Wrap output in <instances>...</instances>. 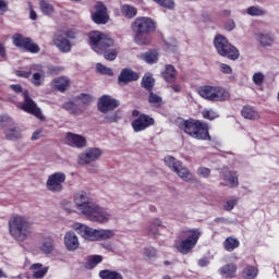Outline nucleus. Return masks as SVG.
Listing matches in <instances>:
<instances>
[{"instance_id":"3c124183","label":"nucleus","mask_w":279,"mask_h":279,"mask_svg":"<svg viewBox=\"0 0 279 279\" xmlns=\"http://www.w3.org/2000/svg\"><path fill=\"white\" fill-rule=\"evenodd\" d=\"M14 125V120L9 116H0V128H12Z\"/></svg>"},{"instance_id":"ea45409f","label":"nucleus","mask_w":279,"mask_h":279,"mask_svg":"<svg viewBox=\"0 0 279 279\" xmlns=\"http://www.w3.org/2000/svg\"><path fill=\"white\" fill-rule=\"evenodd\" d=\"M121 12L123 14V16H125L126 19H134V16H136V8L132 7V5H128L124 4L121 8Z\"/></svg>"},{"instance_id":"a878e982","label":"nucleus","mask_w":279,"mask_h":279,"mask_svg":"<svg viewBox=\"0 0 279 279\" xmlns=\"http://www.w3.org/2000/svg\"><path fill=\"white\" fill-rule=\"evenodd\" d=\"M39 10L44 16H53L56 14V8L49 0H39Z\"/></svg>"},{"instance_id":"e433bc0d","label":"nucleus","mask_w":279,"mask_h":279,"mask_svg":"<svg viewBox=\"0 0 279 279\" xmlns=\"http://www.w3.org/2000/svg\"><path fill=\"white\" fill-rule=\"evenodd\" d=\"M123 119V113H121V110L108 113L104 117V123H117Z\"/></svg>"},{"instance_id":"69168bd1","label":"nucleus","mask_w":279,"mask_h":279,"mask_svg":"<svg viewBox=\"0 0 279 279\" xmlns=\"http://www.w3.org/2000/svg\"><path fill=\"white\" fill-rule=\"evenodd\" d=\"M8 4L9 2L7 0H0V12H8Z\"/></svg>"},{"instance_id":"4468645a","label":"nucleus","mask_w":279,"mask_h":279,"mask_svg":"<svg viewBox=\"0 0 279 279\" xmlns=\"http://www.w3.org/2000/svg\"><path fill=\"white\" fill-rule=\"evenodd\" d=\"M12 43L15 47H19L20 49H25L31 53H38V51H40L38 45L33 43L31 38L25 37L21 34L13 35Z\"/></svg>"},{"instance_id":"6e6552de","label":"nucleus","mask_w":279,"mask_h":279,"mask_svg":"<svg viewBox=\"0 0 279 279\" xmlns=\"http://www.w3.org/2000/svg\"><path fill=\"white\" fill-rule=\"evenodd\" d=\"M214 46L219 56L229 60H239V49L232 46L223 35H216Z\"/></svg>"},{"instance_id":"8fccbe9b","label":"nucleus","mask_w":279,"mask_h":279,"mask_svg":"<svg viewBox=\"0 0 279 279\" xmlns=\"http://www.w3.org/2000/svg\"><path fill=\"white\" fill-rule=\"evenodd\" d=\"M154 1L161 8H167V10H173V8H175V2L173 0H154Z\"/></svg>"},{"instance_id":"dca6fc26","label":"nucleus","mask_w":279,"mask_h":279,"mask_svg":"<svg viewBox=\"0 0 279 279\" xmlns=\"http://www.w3.org/2000/svg\"><path fill=\"white\" fill-rule=\"evenodd\" d=\"M92 21L96 23V25H106L108 21H110V15H108V8L104 2H97L95 4V12L92 13Z\"/></svg>"},{"instance_id":"f257e3e1","label":"nucleus","mask_w":279,"mask_h":279,"mask_svg":"<svg viewBox=\"0 0 279 279\" xmlns=\"http://www.w3.org/2000/svg\"><path fill=\"white\" fill-rule=\"evenodd\" d=\"M131 29L135 45L147 47L151 45V33L156 32V22L151 17L141 16L131 23Z\"/></svg>"},{"instance_id":"c03bdc74","label":"nucleus","mask_w":279,"mask_h":279,"mask_svg":"<svg viewBox=\"0 0 279 279\" xmlns=\"http://www.w3.org/2000/svg\"><path fill=\"white\" fill-rule=\"evenodd\" d=\"M142 86L143 88L151 93V88H154V77L148 74L144 75V77L142 78Z\"/></svg>"},{"instance_id":"473e14b6","label":"nucleus","mask_w":279,"mask_h":279,"mask_svg":"<svg viewBox=\"0 0 279 279\" xmlns=\"http://www.w3.org/2000/svg\"><path fill=\"white\" fill-rule=\"evenodd\" d=\"M101 279H123V275L117 270L105 269L99 271Z\"/></svg>"},{"instance_id":"7ed1b4c3","label":"nucleus","mask_w":279,"mask_h":279,"mask_svg":"<svg viewBox=\"0 0 279 279\" xmlns=\"http://www.w3.org/2000/svg\"><path fill=\"white\" fill-rule=\"evenodd\" d=\"M9 234L14 241L23 243L32 234V225L23 216H13L9 219Z\"/></svg>"},{"instance_id":"f704fd0d","label":"nucleus","mask_w":279,"mask_h":279,"mask_svg":"<svg viewBox=\"0 0 279 279\" xmlns=\"http://www.w3.org/2000/svg\"><path fill=\"white\" fill-rule=\"evenodd\" d=\"M158 58L159 54L156 50H149L142 54V60H144V62H146L147 64H156V62H158Z\"/></svg>"},{"instance_id":"39448f33","label":"nucleus","mask_w":279,"mask_h":279,"mask_svg":"<svg viewBox=\"0 0 279 279\" xmlns=\"http://www.w3.org/2000/svg\"><path fill=\"white\" fill-rule=\"evenodd\" d=\"M72 229L87 241H107L114 236V231L110 229H94L81 222H74Z\"/></svg>"},{"instance_id":"58836bf2","label":"nucleus","mask_w":279,"mask_h":279,"mask_svg":"<svg viewBox=\"0 0 279 279\" xmlns=\"http://www.w3.org/2000/svg\"><path fill=\"white\" fill-rule=\"evenodd\" d=\"M40 250L41 252H44V254H51V252H53V239L51 238L44 239L40 245Z\"/></svg>"},{"instance_id":"9d476101","label":"nucleus","mask_w":279,"mask_h":279,"mask_svg":"<svg viewBox=\"0 0 279 279\" xmlns=\"http://www.w3.org/2000/svg\"><path fill=\"white\" fill-rule=\"evenodd\" d=\"M73 203L76 207V210L80 211L81 215H84V217L95 204V202H93V198H90V194L84 190H80L74 193Z\"/></svg>"},{"instance_id":"9b49d317","label":"nucleus","mask_w":279,"mask_h":279,"mask_svg":"<svg viewBox=\"0 0 279 279\" xmlns=\"http://www.w3.org/2000/svg\"><path fill=\"white\" fill-rule=\"evenodd\" d=\"M85 217L96 223H108L112 219V213L94 203Z\"/></svg>"},{"instance_id":"20e7f679","label":"nucleus","mask_w":279,"mask_h":279,"mask_svg":"<svg viewBox=\"0 0 279 279\" xmlns=\"http://www.w3.org/2000/svg\"><path fill=\"white\" fill-rule=\"evenodd\" d=\"M178 128L183 130L185 134L196 138L197 141H210V134H208V126L202 123L199 120H183L179 119L177 121Z\"/></svg>"},{"instance_id":"864d4df0","label":"nucleus","mask_w":279,"mask_h":279,"mask_svg":"<svg viewBox=\"0 0 279 279\" xmlns=\"http://www.w3.org/2000/svg\"><path fill=\"white\" fill-rule=\"evenodd\" d=\"M236 204H239V199L236 198H230L227 199L226 203L223 204V208L228 211L233 210L234 206H236Z\"/></svg>"},{"instance_id":"7c9ffc66","label":"nucleus","mask_w":279,"mask_h":279,"mask_svg":"<svg viewBox=\"0 0 279 279\" xmlns=\"http://www.w3.org/2000/svg\"><path fill=\"white\" fill-rule=\"evenodd\" d=\"M248 16H267V10L263 9L260 5H252L245 10Z\"/></svg>"},{"instance_id":"e2e57ef3","label":"nucleus","mask_w":279,"mask_h":279,"mask_svg":"<svg viewBox=\"0 0 279 279\" xmlns=\"http://www.w3.org/2000/svg\"><path fill=\"white\" fill-rule=\"evenodd\" d=\"M0 58L5 60L8 58V51L5 50V45L0 43Z\"/></svg>"},{"instance_id":"a211bd4d","label":"nucleus","mask_w":279,"mask_h":279,"mask_svg":"<svg viewBox=\"0 0 279 279\" xmlns=\"http://www.w3.org/2000/svg\"><path fill=\"white\" fill-rule=\"evenodd\" d=\"M114 108H119V100L112 98L111 96L104 95L98 100V110L102 112V114H107Z\"/></svg>"},{"instance_id":"aec40b11","label":"nucleus","mask_w":279,"mask_h":279,"mask_svg":"<svg viewBox=\"0 0 279 279\" xmlns=\"http://www.w3.org/2000/svg\"><path fill=\"white\" fill-rule=\"evenodd\" d=\"M53 45L54 47H57V49H59L61 53H71V49L73 47V45H71V41L60 33L54 36Z\"/></svg>"},{"instance_id":"72a5a7b5","label":"nucleus","mask_w":279,"mask_h":279,"mask_svg":"<svg viewBox=\"0 0 279 279\" xmlns=\"http://www.w3.org/2000/svg\"><path fill=\"white\" fill-rule=\"evenodd\" d=\"M8 141H19L21 138V129L19 126H11L4 131Z\"/></svg>"},{"instance_id":"cd10ccee","label":"nucleus","mask_w":279,"mask_h":279,"mask_svg":"<svg viewBox=\"0 0 279 279\" xmlns=\"http://www.w3.org/2000/svg\"><path fill=\"white\" fill-rule=\"evenodd\" d=\"M257 40L262 47H271L276 43V38L271 33H259L257 35Z\"/></svg>"},{"instance_id":"393cba45","label":"nucleus","mask_w":279,"mask_h":279,"mask_svg":"<svg viewBox=\"0 0 279 279\" xmlns=\"http://www.w3.org/2000/svg\"><path fill=\"white\" fill-rule=\"evenodd\" d=\"M52 86L54 90H59V93H64L69 86H71V80L66 76L57 77L52 81Z\"/></svg>"},{"instance_id":"13d9d810","label":"nucleus","mask_w":279,"mask_h":279,"mask_svg":"<svg viewBox=\"0 0 279 279\" xmlns=\"http://www.w3.org/2000/svg\"><path fill=\"white\" fill-rule=\"evenodd\" d=\"M220 71L225 75H232V68L226 63L220 64Z\"/></svg>"},{"instance_id":"2f4dec72","label":"nucleus","mask_w":279,"mask_h":279,"mask_svg":"<svg viewBox=\"0 0 279 279\" xmlns=\"http://www.w3.org/2000/svg\"><path fill=\"white\" fill-rule=\"evenodd\" d=\"M220 274L225 278H234L236 276V265L234 264H227L220 268Z\"/></svg>"},{"instance_id":"4be33fe9","label":"nucleus","mask_w":279,"mask_h":279,"mask_svg":"<svg viewBox=\"0 0 279 279\" xmlns=\"http://www.w3.org/2000/svg\"><path fill=\"white\" fill-rule=\"evenodd\" d=\"M141 77L138 73L133 72L132 69H123L118 77L119 84L125 86L130 82H136Z\"/></svg>"},{"instance_id":"423d86ee","label":"nucleus","mask_w":279,"mask_h":279,"mask_svg":"<svg viewBox=\"0 0 279 279\" xmlns=\"http://www.w3.org/2000/svg\"><path fill=\"white\" fill-rule=\"evenodd\" d=\"M199 236H202V231H199V229H189L182 231L180 235L181 241L175 240L174 247L178 252H180V254H189L197 245Z\"/></svg>"},{"instance_id":"5701e85b","label":"nucleus","mask_w":279,"mask_h":279,"mask_svg":"<svg viewBox=\"0 0 279 279\" xmlns=\"http://www.w3.org/2000/svg\"><path fill=\"white\" fill-rule=\"evenodd\" d=\"M31 73H33L32 83L34 86H43V81L45 80V70L43 65H32Z\"/></svg>"},{"instance_id":"603ef678","label":"nucleus","mask_w":279,"mask_h":279,"mask_svg":"<svg viewBox=\"0 0 279 279\" xmlns=\"http://www.w3.org/2000/svg\"><path fill=\"white\" fill-rule=\"evenodd\" d=\"M59 34L68 40H75L77 38V33H75V31L73 29H65L60 32Z\"/></svg>"},{"instance_id":"de8ad7c7","label":"nucleus","mask_w":279,"mask_h":279,"mask_svg":"<svg viewBox=\"0 0 279 279\" xmlns=\"http://www.w3.org/2000/svg\"><path fill=\"white\" fill-rule=\"evenodd\" d=\"M96 69L98 71V73H100L101 75H109L110 77H112V75H114V72H112V69H110L101 63H97Z\"/></svg>"},{"instance_id":"f03ea898","label":"nucleus","mask_w":279,"mask_h":279,"mask_svg":"<svg viewBox=\"0 0 279 279\" xmlns=\"http://www.w3.org/2000/svg\"><path fill=\"white\" fill-rule=\"evenodd\" d=\"M89 38V46L92 47L93 51L96 53H105L106 60H117V51L114 49H110V47H114V40L110 38L108 35L99 32L93 31L88 34Z\"/></svg>"},{"instance_id":"4c0bfd02","label":"nucleus","mask_w":279,"mask_h":279,"mask_svg":"<svg viewBox=\"0 0 279 279\" xmlns=\"http://www.w3.org/2000/svg\"><path fill=\"white\" fill-rule=\"evenodd\" d=\"M148 101L153 108H162L165 102L162 101V97L158 96L157 94H154V92L149 93Z\"/></svg>"},{"instance_id":"5fc2aeb1","label":"nucleus","mask_w":279,"mask_h":279,"mask_svg":"<svg viewBox=\"0 0 279 279\" xmlns=\"http://www.w3.org/2000/svg\"><path fill=\"white\" fill-rule=\"evenodd\" d=\"M265 82V74L257 72L253 75V83L256 84V86H260Z\"/></svg>"},{"instance_id":"37998d69","label":"nucleus","mask_w":279,"mask_h":279,"mask_svg":"<svg viewBox=\"0 0 279 279\" xmlns=\"http://www.w3.org/2000/svg\"><path fill=\"white\" fill-rule=\"evenodd\" d=\"M202 116L204 119H208V121H215V119H219V112L214 109H204L202 111Z\"/></svg>"},{"instance_id":"09e8293b","label":"nucleus","mask_w":279,"mask_h":279,"mask_svg":"<svg viewBox=\"0 0 279 279\" xmlns=\"http://www.w3.org/2000/svg\"><path fill=\"white\" fill-rule=\"evenodd\" d=\"M165 49L166 51L175 53V51H178V41H175V39H168L165 44Z\"/></svg>"},{"instance_id":"052dcab7","label":"nucleus","mask_w":279,"mask_h":279,"mask_svg":"<svg viewBox=\"0 0 279 279\" xmlns=\"http://www.w3.org/2000/svg\"><path fill=\"white\" fill-rule=\"evenodd\" d=\"M61 71H62V69L60 66H56V65L48 66V73L50 75H58V73H60Z\"/></svg>"},{"instance_id":"a18cd8bd","label":"nucleus","mask_w":279,"mask_h":279,"mask_svg":"<svg viewBox=\"0 0 279 279\" xmlns=\"http://www.w3.org/2000/svg\"><path fill=\"white\" fill-rule=\"evenodd\" d=\"M143 256L147 258L148 260H151L153 258H156L158 252L153 246H147L143 248L142 252Z\"/></svg>"},{"instance_id":"2eb2a0df","label":"nucleus","mask_w":279,"mask_h":279,"mask_svg":"<svg viewBox=\"0 0 279 279\" xmlns=\"http://www.w3.org/2000/svg\"><path fill=\"white\" fill-rule=\"evenodd\" d=\"M104 150L101 148L93 147L87 148L84 153H81L77 158L78 165H90V162H97L101 158Z\"/></svg>"},{"instance_id":"6ab92c4d","label":"nucleus","mask_w":279,"mask_h":279,"mask_svg":"<svg viewBox=\"0 0 279 279\" xmlns=\"http://www.w3.org/2000/svg\"><path fill=\"white\" fill-rule=\"evenodd\" d=\"M64 141L65 145H69L70 147H76V149H82L86 146V137L80 134L68 132L65 134Z\"/></svg>"},{"instance_id":"49530a36","label":"nucleus","mask_w":279,"mask_h":279,"mask_svg":"<svg viewBox=\"0 0 279 279\" xmlns=\"http://www.w3.org/2000/svg\"><path fill=\"white\" fill-rule=\"evenodd\" d=\"M243 276L246 279H254L256 276H258V269H256L254 266H247L243 270Z\"/></svg>"},{"instance_id":"338daca9","label":"nucleus","mask_w":279,"mask_h":279,"mask_svg":"<svg viewBox=\"0 0 279 279\" xmlns=\"http://www.w3.org/2000/svg\"><path fill=\"white\" fill-rule=\"evenodd\" d=\"M11 90H13L14 93H23V87H21V85L15 84V85H10Z\"/></svg>"},{"instance_id":"f8f14e48","label":"nucleus","mask_w":279,"mask_h":279,"mask_svg":"<svg viewBox=\"0 0 279 279\" xmlns=\"http://www.w3.org/2000/svg\"><path fill=\"white\" fill-rule=\"evenodd\" d=\"M23 97L24 101L20 106L21 110L27 112L28 114H33V117H36L37 119H39V121H45V116L43 114V111L40 110L38 105H36V101H34L29 97V93H27V90L23 92Z\"/></svg>"},{"instance_id":"ddd939ff","label":"nucleus","mask_w":279,"mask_h":279,"mask_svg":"<svg viewBox=\"0 0 279 279\" xmlns=\"http://www.w3.org/2000/svg\"><path fill=\"white\" fill-rule=\"evenodd\" d=\"M66 181V174L63 172H54L48 177L46 182V189L51 193H62L64 186L62 185L63 182Z\"/></svg>"},{"instance_id":"b1692460","label":"nucleus","mask_w":279,"mask_h":279,"mask_svg":"<svg viewBox=\"0 0 279 279\" xmlns=\"http://www.w3.org/2000/svg\"><path fill=\"white\" fill-rule=\"evenodd\" d=\"M222 180L225 185L229 186V189H236V186H239V177H236V172L225 169L222 171Z\"/></svg>"},{"instance_id":"0eeeda50","label":"nucleus","mask_w":279,"mask_h":279,"mask_svg":"<svg viewBox=\"0 0 279 279\" xmlns=\"http://www.w3.org/2000/svg\"><path fill=\"white\" fill-rule=\"evenodd\" d=\"M198 95L207 101H228L230 92L221 86L204 85L198 88Z\"/></svg>"},{"instance_id":"680f3d73","label":"nucleus","mask_w":279,"mask_h":279,"mask_svg":"<svg viewBox=\"0 0 279 279\" xmlns=\"http://www.w3.org/2000/svg\"><path fill=\"white\" fill-rule=\"evenodd\" d=\"M15 74L17 75V77H24L27 78L29 77V75H32V70L31 71H23V70H19L15 72Z\"/></svg>"},{"instance_id":"79ce46f5","label":"nucleus","mask_w":279,"mask_h":279,"mask_svg":"<svg viewBox=\"0 0 279 279\" xmlns=\"http://www.w3.org/2000/svg\"><path fill=\"white\" fill-rule=\"evenodd\" d=\"M101 260H104V257L100 255L92 256L86 263V269H95V267L98 266Z\"/></svg>"},{"instance_id":"bf43d9fd","label":"nucleus","mask_w":279,"mask_h":279,"mask_svg":"<svg viewBox=\"0 0 279 279\" xmlns=\"http://www.w3.org/2000/svg\"><path fill=\"white\" fill-rule=\"evenodd\" d=\"M78 99L82 101V104H90L93 101V96L88 94H81Z\"/></svg>"},{"instance_id":"c756f323","label":"nucleus","mask_w":279,"mask_h":279,"mask_svg":"<svg viewBox=\"0 0 279 279\" xmlns=\"http://www.w3.org/2000/svg\"><path fill=\"white\" fill-rule=\"evenodd\" d=\"M161 76L166 82L173 84L177 77L175 68L171 64L166 65V70L161 73Z\"/></svg>"},{"instance_id":"f3484780","label":"nucleus","mask_w":279,"mask_h":279,"mask_svg":"<svg viewBox=\"0 0 279 279\" xmlns=\"http://www.w3.org/2000/svg\"><path fill=\"white\" fill-rule=\"evenodd\" d=\"M156 120L148 114H140L137 119L133 120L131 125L134 132H144L147 128H151Z\"/></svg>"},{"instance_id":"c9c22d12","label":"nucleus","mask_w":279,"mask_h":279,"mask_svg":"<svg viewBox=\"0 0 279 279\" xmlns=\"http://www.w3.org/2000/svg\"><path fill=\"white\" fill-rule=\"evenodd\" d=\"M241 245V242L236 238L229 236L223 242V247L227 252H234L236 247Z\"/></svg>"},{"instance_id":"6e6d98bb","label":"nucleus","mask_w":279,"mask_h":279,"mask_svg":"<svg viewBox=\"0 0 279 279\" xmlns=\"http://www.w3.org/2000/svg\"><path fill=\"white\" fill-rule=\"evenodd\" d=\"M196 173L199 175V178H210V169L206 167L198 168Z\"/></svg>"},{"instance_id":"412c9836","label":"nucleus","mask_w":279,"mask_h":279,"mask_svg":"<svg viewBox=\"0 0 279 279\" xmlns=\"http://www.w3.org/2000/svg\"><path fill=\"white\" fill-rule=\"evenodd\" d=\"M64 245L69 252H75L80 247V238L73 231H68L64 235Z\"/></svg>"},{"instance_id":"bb28decb","label":"nucleus","mask_w":279,"mask_h":279,"mask_svg":"<svg viewBox=\"0 0 279 279\" xmlns=\"http://www.w3.org/2000/svg\"><path fill=\"white\" fill-rule=\"evenodd\" d=\"M241 114L244 119H248L250 121H258V119H260L258 111L252 106L243 107Z\"/></svg>"},{"instance_id":"1a4fd4ad","label":"nucleus","mask_w":279,"mask_h":279,"mask_svg":"<svg viewBox=\"0 0 279 279\" xmlns=\"http://www.w3.org/2000/svg\"><path fill=\"white\" fill-rule=\"evenodd\" d=\"M165 165L181 178L183 182H191L193 180L191 170H189L186 166L182 165V161L175 159V157H165Z\"/></svg>"},{"instance_id":"4d7b16f0","label":"nucleus","mask_w":279,"mask_h":279,"mask_svg":"<svg viewBox=\"0 0 279 279\" xmlns=\"http://www.w3.org/2000/svg\"><path fill=\"white\" fill-rule=\"evenodd\" d=\"M236 28V23L234 22V20H228L226 23H225V29L227 32H232L233 29Z\"/></svg>"},{"instance_id":"0e129e2a","label":"nucleus","mask_w":279,"mask_h":279,"mask_svg":"<svg viewBox=\"0 0 279 279\" xmlns=\"http://www.w3.org/2000/svg\"><path fill=\"white\" fill-rule=\"evenodd\" d=\"M148 234L153 235V236H158V227L148 226Z\"/></svg>"},{"instance_id":"c85d7f7f","label":"nucleus","mask_w":279,"mask_h":279,"mask_svg":"<svg viewBox=\"0 0 279 279\" xmlns=\"http://www.w3.org/2000/svg\"><path fill=\"white\" fill-rule=\"evenodd\" d=\"M31 271L33 274V278L40 279L47 276V271H49V267H43V264H33L31 266Z\"/></svg>"},{"instance_id":"774afa93","label":"nucleus","mask_w":279,"mask_h":279,"mask_svg":"<svg viewBox=\"0 0 279 279\" xmlns=\"http://www.w3.org/2000/svg\"><path fill=\"white\" fill-rule=\"evenodd\" d=\"M208 263L209 262L206 258H202V259L198 260L199 267H207Z\"/></svg>"},{"instance_id":"a19ab883","label":"nucleus","mask_w":279,"mask_h":279,"mask_svg":"<svg viewBox=\"0 0 279 279\" xmlns=\"http://www.w3.org/2000/svg\"><path fill=\"white\" fill-rule=\"evenodd\" d=\"M63 109L70 112V114H75V116L82 114V110L74 102H65L63 105Z\"/></svg>"}]
</instances>
